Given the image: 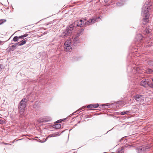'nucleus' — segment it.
<instances>
[{
  "label": "nucleus",
  "instance_id": "obj_1",
  "mask_svg": "<svg viewBox=\"0 0 153 153\" xmlns=\"http://www.w3.org/2000/svg\"><path fill=\"white\" fill-rule=\"evenodd\" d=\"M152 26L149 25H146L145 30L143 31V33L146 36L145 37L140 33L138 34L136 36L135 38V41L136 42V45L137 44L139 45V43H142L144 42H147V41H149L152 37Z\"/></svg>",
  "mask_w": 153,
  "mask_h": 153
},
{
  "label": "nucleus",
  "instance_id": "obj_2",
  "mask_svg": "<svg viewBox=\"0 0 153 153\" xmlns=\"http://www.w3.org/2000/svg\"><path fill=\"white\" fill-rule=\"evenodd\" d=\"M153 9V3L148 0L145 2L142 8L141 15L143 16V23L146 25L149 22V12Z\"/></svg>",
  "mask_w": 153,
  "mask_h": 153
},
{
  "label": "nucleus",
  "instance_id": "obj_3",
  "mask_svg": "<svg viewBox=\"0 0 153 153\" xmlns=\"http://www.w3.org/2000/svg\"><path fill=\"white\" fill-rule=\"evenodd\" d=\"M71 41L70 39H68L65 42L64 45V48L65 51L69 52L72 51V47L71 46Z\"/></svg>",
  "mask_w": 153,
  "mask_h": 153
},
{
  "label": "nucleus",
  "instance_id": "obj_4",
  "mask_svg": "<svg viewBox=\"0 0 153 153\" xmlns=\"http://www.w3.org/2000/svg\"><path fill=\"white\" fill-rule=\"evenodd\" d=\"M27 101V100L25 99H23L21 101L19 106V109L20 111L22 112L24 111L26 107Z\"/></svg>",
  "mask_w": 153,
  "mask_h": 153
},
{
  "label": "nucleus",
  "instance_id": "obj_5",
  "mask_svg": "<svg viewBox=\"0 0 153 153\" xmlns=\"http://www.w3.org/2000/svg\"><path fill=\"white\" fill-rule=\"evenodd\" d=\"M134 98L136 100L137 102L140 103L143 102L144 100V95L139 94L135 95L134 96Z\"/></svg>",
  "mask_w": 153,
  "mask_h": 153
},
{
  "label": "nucleus",
  "instance_id": "obj_6",
  "mask_svg": "<svg viewBox=\"0 0 153 153\" xmlns=\"http://www.w3.org/2000/svg\"><path fill=\"white\" fill-rule=\"evenodd\" d=\"M139 68H127V71L132 76V74H134L137 73H139L138 71Z\"/></svg>",
  "mask_w": 153,
  "mask_h": 153
},
{
  "label": "nucleus",
  "instance_id": "obj_7",
  "mask_svg": "<svg viewBox=\"0 0 153 153\" xmlns=\"http://www.w3.org/2000/svg\"><path fill=\"white\" fill-rule=\"evenodd\" d=\"M72 34L71 30L68 28H66L65 31L63 32L61 34L60 37H62L63 38L68 36H71Z\"/></svg>",
  "mask_w": 153,
  "mask_h": 153
},
{
  "label": "nucleus",
  "instance_id": "obj_8",
  "mask_svg": "<svg viewBox=\"0 0 153 153\" xmlns=\"http://www.w3.org/2000/svg\"><path fill=\"white\" fill-rule=\"evenodd\" d=\"M149 148L147 146H140L136 148V150L137 153H141L145 152L148 150Z\"/></svg>",
  "mask_w": 153,
  "mask_h": 153
},
{
  "label": "nucleus",
  "instance_id": "obj_9",
  "mask_svg": "<svg viewBox=\"0 0 153 153\" xmlns=\"http://www.w3.org/2000/svg\"><path fill=\"white\" fill-rule=\"evenodd\" d=\"M99 19H101L100 16L89 19L87 21V25H91L96 22H97V21H99L98 20Z\"/></svg>",
  "mask_w": 153,
  "mask_h": 153
},
{
  "label": "nucleus",
  "instance_id": "obj_10",
  "mask_svg": "<svg viewBox=\"0 0 153 153\" xmlns=\"http://www.w3.org/2000/svg\"><path fill=\"white\" fill-rule=\"evenodd\" d=\"M147 80H148V79H147V80L146 79H143L140 82V85L144 87H146L147 85H148L149 84Z\"/></svg>",
  "mask_w": 153,
  "mask_h": 153
},
{
  "label": "nucleus",
  "instance_id": "obj_11",
  "mask_svg": "<svg viewBox=\"0 0 153 153\" xmlns=\"http://www.w3.org/2000/svg\"><path fill=\"white\" fill-rule=\"evenodd\" d=\"M99 106V104L98 103H92L88 105L86 107L88 108H96L98 107Z\"/></svg>",
  "mask_w": 153,
  "mask_h": 153
},
{
  "label": "nucleus",
  "instance_id": "obj_12",
  "mask_svg": "<svg viewBox=\"0 0 153 153\" xmlns=\"http://www.w3.org/2000/svg\"><path fill=\"white\" fill-rule=\"evenodd\" d=\"M80 42L77 41V40H75V41L73 39L72 42H71V46L72 47V48L74 49L77 46L78 44Z\"/></svg>",
  "mask_w": 153,
  "mask_h": 153
},
{
  "label": "nucleus",
  "instance_id": "obj_13",
  "mask_svg": "<svg viewBox=\"0 0 153 153\" xmlns=\"http://www.w3.org/2000/svg\"><path fill=\"white\" fill-rule=\"evenodd\" d=\"M35 31L34 30H33V29H29V36L30 35L31 36H29V38H32L33 37H36V33H33L35 32Z\"/></svg>",
  "mask_w": 153,
  "mask_h": 153
},
{
  "label": "nucleus",
  "instance_id": "obj_14",
  "mask_svg": "<svg viewBox=\"0 0 153 153\" xmlns=\"http://www.w3.org/2000/svg\"><path fill=\"white\" fill-rule=\"evenodd\" d=\"M18 42L15 43L14 45H12L9 49V51H13L19 45Z\"/></svg>",
  "mask_w": 153,
  "mask_h": 153
},
{
  "label": "nucleus",
  "instance_id": "obj_15",
  "mask_svg": "<svg viewBox=\"0 0 153 153\" xmlns=\"http://www.w3.org/2000/svg\"><path fill=\"white\" fill-rule=\"evenodd\" d=\"M79 22H80L81 23V25H79V27H85L87 25V22H84L82 21V19H81L79 20Z\"/></svg>",
  "mask_w": 153,
  "mask_h": 153
},
{
  "label": "nucleus",
  "instance_id": "obj_16",
  "mask_svg": "<svg viewBox=\"0 0 153 153\" xmlns=\"http://www.w3.org/2000/svg\"><path fill=\"white\" fill-rule=\"evenodd\" d=\"M51 118L49 117L43 118L42 120L40 121L41 122L46 123L48 122H50L51 121Z\"/></svg>",
  "mask_w": 153,
  "mask_h": 153
},
{
  "label": "nucleus",
  "instance_id": "obj_17",
  "mask_svg": "<svg viewBox=\"0 0 153 153\" xmlns=\"http://www.w3.org/2000/svg\"><path fill=\"white\" fill-rule=\"evenodd\" d=\"M80 22H79V20H78L75 21L72 24L74 25V27H79V25H81ZM81 23H82L81 22Z\"/></svg>",
  "mask_w": 153,
  "mask_h": 153
},
{
  "label": "nucleus",
  "instance_id": "obj_18",
  "mask_svg": "<svg viewBox=\"0 0 153 153\" xmlns=\"http://www.w3.org/2000/svg\"><path fill=\"white\" fill-rule=\"evenodd\" d=\"M124 147L123 146L121 148H120L117 150V153H123L124 151Z\"/></svg>",
  "mask_w": 153,
  "mask_h": 153
},
{
  "label": "nucleus",
  "instance_id": "obj_19",
  "mask_svg": "<svg viewBox=\"0 0 153 153\" xmlns=\"http://www.w3.org/2000/svg\"><path fill=\"white\" fill-rule=\"evenodd\" d=\"M130 111H123L122 112H118L119 113L118 115H124L126 114H128L129 113Z\"/></svg>",
  "mask_w": 153,
  "mask_h": 153
},
{
  "label": "nucleus",
  "instance_id": "obj_20",
  "mask_svg": "<svg viewBox=\"0 0 153 153\" xmlns=\"http://www.w3.org/2000/svg\"><path fill=\"white\" fill-rule=\"evenodd\" d=\"M80 34L79 35L78 33L76 34V35L74 37V38L73 39H74L75 41V40H77V41L81 42V40L80 39H79V37L80 36Z\"/></svg>",
  "mask_w": 153,
  "mask_h": 153
},
{
  "label": "nucleus",
  "instance_id": "obj_21",
  "mask_svg": "<svg viewBox=\"0 0 153 153\" xmlns=\"http://www.w3.org/2000/svg\"><path fill=\"white\" fill-rule=\"evenodd\" d=\"M26 40H23L20 42H18V43L19 46H22L25 44L26 43Z\"/></svg>",
  "mask_w": 153,
  "mask_h": 153
},
{
  "label": "nucleus",
  "instance_id": "obj_22",
  "mask_svg": "<svg viewBox=\"0 0 153 153\" xmlns=\"http://www.w3.org/2000/svg\"><path fill=\"white\" fill-rule=\"evenodd\" d=\"M73 58L74 60L78 61L81 59L82 57L80 56H75Z\"/></svg>",
  "mask_w": 153,
  "mask_h": 153
},
{
  "label": "nucleus",
  "instance_id": "obj_23",
  "mask_svg": "<svg viewBox=\"0 0 153 153\" xmlns=\"http://www.w3.org/2000/svg\"><path fill=\"white\" fill-rule=\"evenodd\" d=\"M132 58L131 60L130 61L131 63V62L132 61H133V60H132ZM129 65H128V67H136V65L134 64H133L132 65V63H130ZM137 67H142L140 66H137Z\"/></svg>",
  "mask_w": 153,
  "mask_h": 153
},
{
  "label": "nucleus",
  "instance_id": "obj_24",
  "mask_svg": "<svg viewBox=\"0 0 153 153\" xmlns=\"http://www.w3.org/2000/svg\"><path fill=\"white\" fill-rule=\"evenodd\" d=\"M129 49L131 50V51H136L137 50H138V48H137L135 47H134L133 45H131L129 47Z\"/></svg>",
  "mask_w": 153,
  "mask_h": 153
},
{
  "label": "nucleus",
  "instance_id": "obj_25",
  "mask_svg": "<svg viewBox=\"0 0 153 153\" xmlns=\"http://www.w3.org/2000/svg\"><path fill=\"white\" fill-rule=\"evenodd\" d=\"M84 29L83 28H82L80 29L78 31V33L80 34V35H81L83 33V32L84 31Z\"/></svg>",
  "mask_w": 153,
  "mask_h": 153
},
{
  "label": "nucleus",
  "instance_id": "obj_26",
  "mask_svg": "<svg viewBox=\"0 0 153 153\" xmlns=\"http://www.w3.org/2000/svg\"><path fill=\"white\" fill-rule=\"evenodd\" d=\"M147 63L150 66H153V61L148 60L147 61Z\"/></svg>",
  "mask_w": 153,
  "mask_h": 153
},
{
  "label": "nucleus",
  "instance_id": "obj_27",
  "mask_svg": "<svg viewBox=\"0 0 153 153\" xmlns=\"http://www.w3.org/2000/svg\"><path fill=\"white\" fill-rule=\"evenodd\" d=\"M19 40V39L18 36H16L13 37V39L12 40V41H13L15 42H17Z\"/></svg>",
  "mask_w": 153,
  "mask_h": 153
},
{
  "label": "nucleus",
  "instance_id": "obj_28",
  "mask_svg": "<svg viewBox=\"0 0 153 153\" xmlns=\"http://www.w3.org/2000/svg\"><path fill=\"white\" fill-rule=\"evenodd\" d=\"M74 25H73V24H72L69 26V27H67V28H68L70 29H71V33H72V31L74 29Z\"/></svg>",
  "mask_w": 153,
  "mask_h": 153
},
{
  "label": "nucleus",
  "instance_id": "obj_29",
  "mask_svg": "<svg viewBox=\"0 0 153 153\" xmlns=\"http://www.w3.org/2000/svg\"><path fill=\"white\" fill-rule=\"evenodd\" d=\"M61 125L59 124H58L54 126V128H55L59 129L61 128Z\"/></svg>",
  "mask_w": 153,
  "mask_h": 153
},
{
  "label": "nucleus",
  "instance_id": "obj_30",
  "mask_svg": "<svg viewBox=\"0 0 153 153\" xmlns=\"http://www.w3.org/2000/svg\"><path fill=\"white\" fill-rule=\"evenodd\" d=\"M116 4L118 6H122L123 5V4L122 2H118L116 3Z\"/></svg>",
  "mask_w": 153,
  "mask_h": 153
},
{
  "label": "nucleus",
  "instance_id": "obj_31",
  "mask_svg": "<svg viewBox=\"0 0 153 153\" xmlns=\"http://www.w3.org/2000/svg\"><path fill=\"white\" fill-rule=\"evenodd\" d=\"M6 21L5 19H0V25L3 24Z\"/></svg>",
  "mask_w": 153,
  "mask_h": 153
},
{
  "label": "nucleus",
  "instance_id": "obj_32",
  "mask_svg": "<svg viewBox=\"0 0 153 153\" xmlns=\"http://www.w3.org/2000/svg\"><path fill=\"white\" fill-rule=\"evenodd\" d=\"M148 73L152 74L153 73V71L151 69L149 68L146 72Z\"/></svg>",
  "mask_w": 153,
  "mask_h": 153
},
{
  "label": "nucleus",
  "instance_id": "obj_33",
  "mask_svg": "<svg viewBox=\"0 0 153 153\" xmlns=\"http://www.w3.org/2000/svg\"><path fill=\"white\" fill-rule=\"evenodd\" d=\"M124 148H127L128 149H129L132 147H133V146L131 145L126 144L125 146H124Z\"/></svg>",
  "mask_w": 153,
  "mask_h": 153
},
{
  "label": "nucleus",
  "instance_id": "obj_34",
  "mask_svg": "<svg viewBox=\"0 0 153 153\" xmlns=\"http://www.w3.org/2000/svg\"><path fill=\"white\" fill-rule=\"evenodd\" d=\"M66 119V118H65V119H62L59 120L57 121V122L58 123H60L62 122L63 120H65Z\"/></svg>",
  "mask_w": 153,
  "mask_h": 153
},
{
  "label": "nucleus",
  "instance_id": "obj_35",
  "mask_svg": "<svg viewBox=\"0 0 153 153\" xmlns=\"http://www.w3.org/2000/svg\"><path fill=\"white\" fill-rule=\"evenodd\" d=\"M52 24V25H53V22H48V23H45V25H50V24Z\"/></svg>",
  "mask_w": 153,
  "mask_h": 153
},
{
  "label": "nucleus",
  "instance_id": "obj_36",
  "mask_svg": "<svg viewBox=\"0 0 153 153\" xmlns=\"http://www.w3.org/2000/svg\"><path fill=\"white\" fill-rule=\"evenodd\" d=\"M148 85L151 88H153V83H149Z\"/></svg>",
  "mask_w": 153,
  "mask_h": 153
},
{
  "label": "nucleus",
  "instance_id": "obj_37",
  "mask_svg": "<svg viewBox=\"0 0 153 153\" xmlns=\"http://www.w3.org/2000/svg\"><path fill=\"white\" fill-rule=\"evenodd\" d=\"M4 121L3 120H1L0 119V124H2L4 123Z\"/></svg>",
  "mask_w": 153,
  "mask_h": 153
},
{
  "label": "nucleus",
  "instance_id": "obj_38",
  "mask_svg": "<svg viewBox=\"0 0 153 153\" xmlns=\"http://www.w3.org/2000/svg\"><path fill=\"white\" fill-rule=\"evenodd\" d=\"M79 110H77L76 111H75L72 114V115H73L74 114V113H77L76 114H77L78 113H79Z\"/></svg>",
  "mask_w": 153,
  "mask_h": 153
},
{
  "label": "nucleus",
  "instance_id": "obj_39",
  "mask_svg": "<svg viewBox=\"0 0 153 153\" xmlns=\"http://www.w3.org/2000/svg\"><path fill=\"white\" fill-rule=\"evenodd\" d=\"M18 38H19V39H23L24 38H23V36L22 35H21L20 36H18Z\"/></svg>",
  "mask_w": 153,
  "mask_h": 153
},
{
  "label": "nucleus",
  "instance_id": "obj_40",
  "mask_svg": "<svg viewBox=\"0 0 153 153\" xmlns=\"http://www.w3.org/2000/svg\"><path fill=\"white\" fill-rule=\"evenodd\" d=\"M82 19V21H84V22H87V21H86L87 19L86 17L83 18Z\"/></svg>",
  "mask_w": 153,
  "mask_h": 153
},
{
  "label": "nucleus",
  "instance_id": "obj_41",
  "mask_svg": "<svg viewBox=\"0 0 153 153\" xmlns=\"http://www.w3.org/2000/svg\"><path fill=\"white\" fill-rule=\"evenodd\" d=\"M22 36H23V38H24L25 37H27L28 36V34L27 33H25L22 35Z\"/></svg>",
  "mask_w": 153,
  "mask_h": 153
},
{
  "label": "nucleus",
  "instance_id": "obj_42",
  "mask_svg": "<svg viewBox=\"0 0 153 153\" xmlns=\"http://www.w3.org/2000/svg\"><path fill=\"white\" fill-rule=\"evenodd\" d=\"M131 58V55L130 54L128 56V57H127V59H128V60H129V59Z\"/></svg>",
  "mask_w": 153,
  "mask_h": 153
},
{
  "label": "nucleus",
  "instance_id": "obj_43",
  "mask_svg": "<svg viewBox=\"0 0 153 153\" xmlns=\"http://www.w3.org/2000/svg\"><path fill=\"white\" fill-rule=\"evenodd\" d=\"M86 106H85L82 107V108H80L78 110H79V111L80 110H82V109L84 108Z\"/></svg>",
  "mask_w": 153,
  "mask_h": 153
},
{
  "label": "nucleus",
  "instance_id": "obj_44",
  "mask_svg": "<svg viewBox=\"0 0 153 153\" xmlns=\"http://www.w3.org/2000/svg\"><path fill=\"white\" fill-rule=\"evenodd\" d=\"M105 106V104H102L101 105H100V106L99 105V108H102L103 106Z\"/></svg>",
  "mask_w": 153,
  "mask_h": 153
},
{
  "label": "nucleus",
  "instance_id": "obj_45",
  "mask_svg": "<svg viewBox=\"0 0 153 153\" xmlns=\"http://www.w3.org/2000/svg\"><path fill=\"white\" fill-rule=\"evenodd\" d=\"M109 1V0H104V2L105 3H107Z\"/></svg>",
  "mask_w": 153,
  "mask_h": 153
},
{
  "label": "nucleus",
  "instance_id": "obj_46",
  "mask_svg": "<svg viewBox=\"0 0 153 153\" xmlns=\"http://www.w3.org/2000/svg\"><path fill=\"white\" fill-rule=\"evenodd\" d=\"M31 94H29V99H30V100H31V99H30V95ZM33 102V101L32 100H29V102Z\"/></svg>",
  "mask_w": 153,
  "mask_h": 153
},
{
  "label": "nucleus",
  "instance_id": "obj_47",
  "mask_svg": "<svg viewBox=\"0 0 153 153\" xmlns=\"http://www.w3.org/2000/svg\"><path fill=\"white\" fill-rule=\"evenodd\" d=\"M3 144H4L6 145H11V144H10V143H3Z\"/></svg>",
  "mask_w": 153,
  "mask_h": 153
},
{
  "label": "nucleus",
  "instance_id": "obj_48",
  "mask_svg": "<svg viewBox=\"0 0 153 153\" xmlns=\"http://www.w3.org/2000/svg\"><path fill=\"white\" fill-rule=\"evenodd\" d=\"M124 140V139L122 138L121 139L119 140V142H121L122 141V140Z\"/></svg>",
  "mask_w": 153,
  "mask_h": 153
},
{
  "label": "nucleus",
  "instance_id": "obj_49",
  "mask_svg": "<svg viewBox=\"0 0 153 153\" xmlns=\"http://www.w3.org/2000/svg\"><path fill=\"white\" fill-rule=\"evenodd\" d=\"M47 138H46V139H45V141H43V140H42V141H41V143H44V142H45V141L46 140H47Z\"/></svg>",
  "mask_w": 153,
  "mask_h": 153
},
{
  "label": "nucleus",
  "instance_id": "obj_50",
  "mask_svg": "<svg viewBox=\"0 0 153 153\" xmlns=\"http://www.w3.org/2000/svg\"><path fill=\"white\" fill-rule=\"evenodd\" d=\"M47 31H45V32L43 34H47Z\"/></svg>",
  "mask_w": 153,
  "mask_h": 153
},
{
  "label": "nucleus",
  "instance_id": "obj_51",
  "mask_svg": "<svg viewBox=\"0 0 153 153\" xmlns=\"http://www.w3.org/2000/svg\"><path fill=\"white\" fill-rule=\"evenodd\" d=\"M2 42V41H1L0 40V45H1V43Z\"/></svg>",
  "mask_w": 153,
  "mask_h": 153
},
{
  "label": "nucleus",
  "instance_id": "obj_52",
  "mask_svg": "<svg viewBox=\"0 0 153 153\" xmlns=\"http://www.w3.org/2000/svg\"><path fill=\"white\" fill-rule=\"evenodd\" d=\"M1 70H2L1 68H0V72L1 71Z\"/></svg>",
  "mask_w": 153,
  "mask_h": 153
},
{
  "label": "nucleus",
  "instance_id": "obj_53",
  "mask_svg": "<svg viewBox=\"0 0 153 153\" xmlns=\"http://www.w3.org/2000/svg\"><path fill=\"white\" fill-rule=\"evenodd\" d=\"M55 21V20H53L52 22H53V23Z\"/></svg>",
  "mask_w": 153,
  "mask_h": 153
},
{
  "label": "nucleus",
  "instance_id": "obj_54",
  "mask_svg": "<svg viewBox=\"0 0 153 153\" xmlns=\"http://www.w3.org/2000/svg\"><path fill=\"white\" fill-rule=\"evenodd\" d=\"M46 18H44V19H42L41 20H43V19H46ZM41 21V20H40V21Z\"/></svg>",
  "mask_w": 153,
  "mask_h": 153
},
{
  "label": "nucleus",
  "instance_id": "obj_55",
  "mask_svg": "<svg viewBox=\"0 0 153 153\" xmlns=\"http://www.w3.org/2000/svg\"><path fill=\"white\" fill-rule=\"evenodd\" d=\"M46 90V89L45 88H44V90H43L44 91H45Z\"/></svg>",
  "mask_w": 153,
  "mask_h": 153
},
{
  "label": "nucleus",
  "instance_id": "obj_56",
  "mask_svg": "<svg viewBox=\"0 0 153 153\" xmlns=\"http://www.w3.org/2000/svg\"><path fill=\"white\" fill-rule=\"evenodd\" d=\"M32 25H29V28L30 27V26H32Z\"/></svg>",
  "mask_w": 153,
  "mask_h": 153
},
{
  "label": "nucleus",
  "instance_id": "obj_57",
  "mask_svg": "<svg viewBox=\"0 0 153 153\" xmlns=\"http://www.w3.org/2000/svg\"><path fill=\"white\" fill-rule=\"evenodd\" d=\"M2 64H0V67H1V66H2Z\"/></svg>",
  "mask_w": 153,
  "mask_h": 153
},
{
  "label": "nucleus",
  "instance_id": "obj_58",
  "mask_svg": "<svg viewBox=\"0 0 153 153\" xmlns=\"http://www.w3.org/2000/svg\"><path fill=\"white\" fill-rule=\"evenodd\" d=\"M31 80H30V79H29V83H30V82H31V81H30Z\"/></svg>",
  "mask_w": 153,
  "mask_h": 153
},
{
  "label": "nucleus",
  "instance_id": "obj_59",
  "mask_svg": "<svg viewBox=\"0 0 153 153\" xmlns=\"http://www.w3.org/2000/svg\"><path fill=\"white\" fill-rule=\"evenodd\" d=\"M152 82H153V78L152 79Z\"/></svg>",
  "mask_w": 153,
  "mask_h": 153
},
{
  "label": "nucleus",
  "instance_id": "obj_60",
  "mask_svg": "<svg viewBox=\"0 0 153 153\" xmlns=\"http://www.w3.org/2000/svg\"><path fill=\"white\" fill-rule=\"evenodd\" d=\"M14 142V141H13L12 142V143H13Z\"/></svg>",
  "mask_w": 153,
  "mask_h": 153
},
{
  "label": "nucleus",
  "instance_id": "obj_61",
  "mask_svg": "<svg viewBox=\"0 0 153 153\" xmlns=\"http://www.w3.org/2000/svg\"><path fill=\"white\" fill-rule=\"evenodd\" d=\"M21 140V139L18 140H16V141H17V140Z\"/></svg>",
  "mask_w": 153,
  "mask_h": 153
},
{
  "label": "nucleus",
  "instance_id": "obj_62",
  "mask_svg": "<svg viewBox=\"0 0 153 153\" xmlns=\"http://www.w3.org/2000/svg\"><path fill=\"white\" fill-rule=\"evenodd\" d=\"M140 46V45H137V46Z\"/></svg>",
  "mask_w": 153,
  "mask_h": 153
},
{
  "label": "nucleus",
  "instance_id": "obj_63",
  "mask_svg": "<svg viewBox=\"0 0 153 153\" xmlns=\"http://www.w3.org/2000/svg\"><path fill=\"white\" fill-rule=\"evenodd\" d=\"M79 122H80V121H79V122H78V123H79Z\"/></svg>",
  "mask_w": 153,
  "mask_h": 153
},
{
  "label": "nucleus",
  "instance_id": "obj_64",
  "mask_svg": "<svg viewBox=\"0 0 153 153\" xmlns=\"http://www.w3.org/2000/svg\"><path fill=\"white\" fill-rule=\"evenodd\" d=\"M128 79H130L129 78H128Z\"/></svg>",
  "mask_w": 153,
  "mask_h": 153
}]
</instances>
